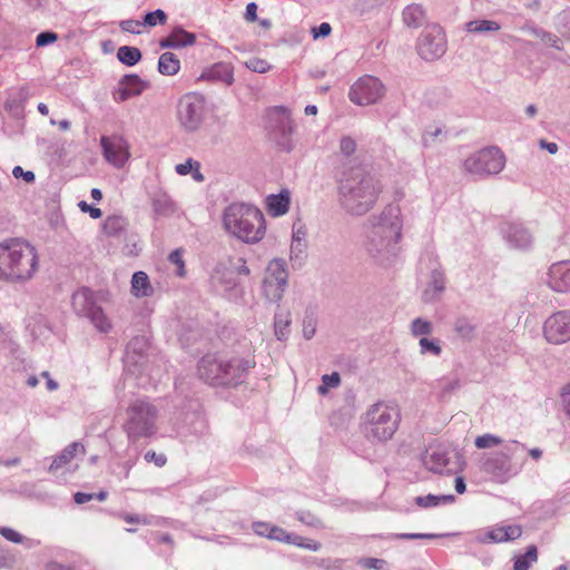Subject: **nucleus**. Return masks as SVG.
Masks as SVG:
<instances>
[{"label": "nucleus", "instance_id": "obj_22", "mask_svg": "<svg viewBox=\"0 0 570 570\" xmlns=\"http://www.w3.org/2000/svg\"><path fill=\"white\" fill-rule=\"evenodd\" d=\"M206 77L229 86L234 81V69L230 63L218 62L206 72Z\"/></svg>", "mask_w": 570, "mask_h": 570}, {"label": "nucleus", "instance_id": "obj_17", "mask_svg": "<svg viewBox=\"0 0 570 570\" xmlns=\"http://www.w3.org/2000/svg\"><path fill=\"white\" fill-rule=\"evenodd\" d=\"M549 285L557 292L570 291V263L560 262L549 269Z\"/></svg>", "mask_w": 570, "mask_h": 570}, {"label": "nucleus", "instance_id": "obj_51", "mask_svg": "<svg viewBox=\"0 0 570 570\" xmlns=\"http://www.w3.org/2000/svg\"><path fill=\"white\" fill-rule=\"evenodd\" d=\"M420 345L423 351H429V352L433 353L434 355H439L441 353V347L433 341H430L425 337L420 340Z\"/></svg>", "mask_w": 570, "mask_h": 570}, {"label": "nucleus", "instance_id": "obj_31", "mask_svg": "<svg viewBox=\"0 0 570 570\" xmlns=\"http://www.w3.org/2000/svg\"><path fill=\"white\" fill-rule=\"evenodd\" d=\"M500 28V24L493 20H474L465 24L466 31L471 33L499 31Z\"/></svg>", "mask_w": 570, "mask_h": 570}, {"label": "nucleus", "instance_id": "obj_32", "mask_svg": "<svg viewBox=\"0 0 570 570\" xmlns=\"http://www.w3.org/2000/svg\"><path fill=\"white\" fill-rule=\"evenodd\" d=\"M454 501L453 495H433L428 494L424 497H417L415 498V502L421 508H430L439 505L440 503H451Z\"/></svg>", "mask_w": 570, "mask_h": 570}, {"label": "nucleus", "instance_id": "obj_16", "mask_svg": "<svg viewBox=\"0 0 570 570\" xmlns=\"http://www.w3.org/2000/svg\"><path fill=\"white\" fill-rule=\"evenodd\" d=\"M269 539L293 544L311 551H318L321 549L320 542L301 535L291 534L283 528L276 525H272Z\"/></svg>", "mask_w": 570, "mask_h": 570}, {"label": "nucleus", "instance_id": "obj_1", "mask_svg": "<svg viewBox=\"0 0 570 570\" xmlns=\"http://www.w3.org/2000/svg\"><path fill=\"white\" fill-rule=\"evenodd\" d=\"M338 191L344 207L353 214L361 215L374 205L381 187L372 176L357 166L342 173Z\"/></svg>", "mask_w": 570, "mask_h": 570}, {"label": "nucleus", "instance_id": "obj_40", "mask_svg": "<svg viewBox=\"0 0 570 570\" xmlns=\"http://www.w3.org/2000/svg\"><path fill=\"white\" fill-rule=\"evenodd\" d=\"M120 29L126 32L139 35L142 32V28L145 27L144 21L128 19L120 22Z\"/></svg>", "mask_w": 570, "mask_h": 570}, {"label": "nucleus", "instance_id": "obj_23", "mask_svg": "<svg viewBox=\"0 0 570 570\" xmlns=\"http://www.w3.org/2000/svg\"><path fill=\"white\" fill-rule=\"evenodd\" d=\"M131 293L135 297H146L153 294V286L145 272H136L132 275Z\"/></svg>", "mask_w": 570, "mask_h": 570}, {"label": "nucleus", "instance_id": "obj_53", "mask_svg": "<svg viewBox=\"0 0 570 570\" xmlns=\"http://www.w3.org/2000/svg\"><path fill=\"white\" fill-rule=\"evenodd\" d=\"M253 527H254L255 533H257L261 537H266L269 539L272 524L266 523V522H256V523H254Z\"/></svg>", "mask_w": 570, "mask_h": 570}, {"label": "nucleus", "instance_id": "obj_13", "mask_svg": "<svg viewBox=\"0 0 570 570\" xmlns=\"http://www.w3.org/2000/svg\"><path fill=\"white\" fill-rule=\"evenodd\" d=\"M543 333L548 342L562 344L570 340V313L558 312L544 323Z\"/></svg>", "mask_w": 570, "mask_h": 570}, {"label": "nucleus", "instance_id": "obj_43", "mask_svg": "<svg viewBox=\"0 0 570 570\" xmlns=\"http://www.w3.org/2000/svg\"><path fill=\"white\" fill-rule=\"evenodd\" d=\"M122 228V219L119 217H108L104 223V229L107 234H116Z\"/></svg>", "mask_w": 570, "mask_h": 570}, {"label": "nucleus", "instance_id": "obj_5", "mask_svg": "<svg viewBox=\"0 0 570 570\" xmlns=\"http://www.w3.org/2000/svg\"><path fill=\"white\" fill-rule=\"evenodd\" d=\"M254 366V362L238 358L225 360L215 355L204 356L198 364L200 379L213 385H226L234 383Z\"/></svg>", "mask_w": 570, "mask_h": 570}, {"label": "nucleus", "instance_id": "obj_42", "mask_svg": "<svg viewBox=\"0 0 570 570\" xmlns=\"http://www.w3.org/2000/svg\"><path fill=\"white\" fill-rule=\"evenodd\" d=\"M356 150V142L351 137H343L340 142V153L345 156L350 157L353 155Z\"/></svg>", "mask_w": 570, "mask_h": 570}, {"label": "nucleus", "instance_id": "obj_15", "mask_svg": "<svg viewBox=\"0 0 570 570\" xmlns=\"http://www.w3.org/2000/svg\"><path fill=\"white\" fill-rule=\"evenodd\" d=\"M147 88V82L137 75H127L114 92V99L118 102L128 100L131 97L140 95Z\"/></svg>", "mask_w": 570, "mask_h": 570}, {"label": "nucleus", "instance_id": "obj_18", "mask_svg": "<svg viewBox=\"0 0 570 570\" xmlns=\"http://www.w3.org/2000/svg\"><path fill=\"white\" fill-rule=\"evenodd\" d=\"M291 195L288 190H282L277 195H268L265 199L266 210L272 217L285 215L289 209Z\"/></svg>", "mask_w": 570, "mask_h": 570}, {"label": "nucleus", "instance_id": "obj_30", "mask_svg": "<svg viewBox=\"0 0 570 570\" xmlns=\"http://www.w3.org/2000/svg\"><path fill=\"white\" fill-rule=\"evenodd\" d=\"M118 59L127 66H134L141 59V52L136 47L122 46L117 52Z\"/></svg>", "mask_w": 570, "mask_h": 570}, {"label": "nucleus", "instance_id": "obj_12", "mask_svg": "<svg viewBox=\"0 0 570 570\" xmlns=\"http://www.w3.org/2000/svg\"><path fill=\"white\" fill-rule=\"evenodd\" d=\"M100 145L105 159L115 167H124L130 158L129 145L121 136H101Z\"/></svg>", "mask_w": 570, "mask_h": 570}, {"label": "nucleus", "instance_id": "obj_62", "mask_svg": "<svg viewBox=\"0 0 570 570\" xmlns=\"http://www.w3.org/2000/svg\"><path fill=\"white\" fill-rule=\"evenodd\" d=\"M315 333V327L314 326H309V325H305L304 326V335L306 338H311Z\"/></svg>", "mask_w": 570, "mask_h": 570}, {"label": "nucleus", "instance_id": "obj_36", "mask_svg": "<svg viewBox=\"0 0 570 570\" xmlns=\"http://www.w3.org/2000/svg\"><path fill=\"white\" fill-rule=\"evenodd\" d=\"M245 66L249 70H252L254 72H258V73H265V72L269 71L271 68H272V65L266 59H263V58H259V57H252V58H249L245 62Z\"/></svg>", "mask_w": 570, "mask_h": 570}, {"label": "nucleus", "instance_id": "obj_64", "mask_svg": "<svg viewBox=\"0 0 570 570\" xmlns=\"http://www.w3.org/2000/svg\"><path fill=\"white\" fill-rule=\"evenodd\" d=\"M38 111H39L41 115L47 116V115L49 114V108H48V106H47L46 104L40 102V104L38 105Z\"/></svg>", "mask_w": 570, "mask_h": 570}, {"label": "nucleus", "instance_id": "obj_8", "mask_svg": "<svg viewBox=\"0 0 570 570\" xmlns=\"http://www.w3.org/2000/svg\"><path fill=\"white\" fill-rule=\"evenodd\" d=\"M419 55L425 60H435L446 50V37L439 24L425 27L416 46Z\"/></svg>", "mask_w": 570, "mask_h": 570}, {"label": "nucleus", "instance_id": "obj_56", "mask_svg": "<svg viewBox=\"0 0 570 570\" xmlns=\"http://www.w3.org/2000/svg\"><path fill=\"white\" fill-rule=\"evenodd\" d=\"M92 498H94L92 494H88V493H83V492H77L75 494V501L78 504L86 503V502L90 501Z\"/></svg>", "mask_w": 570, "mask_h": 570}, {"label": "nucleus", "instance_id": "obj_35", "mask_svg": "<svg viewBox=\"0 0 570 570\" xmlns=\"http://www.w3.org/2000/svg\"><path fill=\"white\" fill-rule=\"evenodd\" d=\"M454 328L455 332L464 340H471L474 337L475 327L468 320H458Z\"/></svg>", "mask_w": 570, "mask_h": 570}, {"label": "nucleus", "instance_id": "obj_9", "mask_svg": "<svg viewBox=\"0 0 570 570\" xmlns=\"http://www.w3.org/2000/svg\"><path fill=\"white\" fill-rule=\"evenodd\" d=\"M204 100L195 94L180 98L177 107V118L186 130H196L204 119Z\"/></svg>", "mask_w": 570, "mask_h": 570}, {"label": "nucleus", "instance_id": "obj_41", "mask_svg": "<svg viewBox=\"0 0 570 570\" xmlns=\"http://www.w3.org/2000/svg\"><path fill=\"white\" fill-rule=\"evenodd\" d=\"M169 262L177 266V275L184 277L186 275L185 262L180 249H175L169 254Z\"/></svg>", "mask_w": 570, "mask_h": 570}, {"label": "nucleus", "instance_id": "obj_52", "mask_svg": "<svg viewBox=\"0 0 570 570\" xmlns=\"http://www.w3.org/2000/svg\"><path fill=\"white\" fill-rule=\"evenodd\" d=\"M331 31L332 27L327 22H322L317 28L312 29L314 39H317L320 37H327L330 36Z\"/></svg>", "mask_w": 570, "mask_h": 570}, {"label": "nucleus", "instance_id": "obj_57", "mask_svg": "<svg viewBox=\"0 0 570 570\" xmlns=\"http://www.w3.org/2000/svg\"><path fill=\"white\" fill-rule=\"evenodd\" d=\"M433 534H422V533H402L399 534V538L401 539H422V538H434Z\"/></svg>", "mask_w": 570, "mask_h": 570}, {"label": "nucleus", "instance_id": "obj_11", "mask_svg": "<svg viewBox=\"0 0 570 570\" xmlns=\"http://www.w3.org/2000/svg\"><path fill=\"white\" fill-rule=\"evenodd\" d=\"M512 452L510 448H505V451L490 454L483 462L484 472L490 474L497 482H507L513 471Z\"/></svg>", "mask_w": 570, "mask_h": 570}, {"label": "nucleus", "instance_id": "obj_21", "mask_svg": "<svg viewBox=\"0 0 570 570\" xmlns=\"http://www.w3.org/2000/svg\"><path fill=\"white\" fill-rule=\"evenodd\" d=\"M195 40L196 38L193 33L184 29H175L168 37L160 40L159 46L161 48H180L191 46Z\"/></svg>", "mask_w": 570, "mask_h": 570}, {"label": "nucleus", "instance_id": "obj_45", "mask_svg": "<svg viewBox=\"0 0 570 570\" xmlns=\"http://www.w3.org/2000/svg\"><path fill=\"white\" fill-rule=\"evenodd\" d=\"M145 460L147 462H153L155 465L161 468L166 464L167 458L163 453H156L155 451L150 450L145 453Z\"/></svg>", "mask_w": 570, "mask_h": 570}, {"label": "nucleus", "instance_id": "obj_55", "mask_svg": "<svg viewBox=\"0 0 570 570\" xmlns=\"http://www.w3.org/2000/svg\"><path fill=\"white\" fill-rule=\"evenodd\" d=\"M256 12H257V4L255 2H250L246 6V13L245 18L248 21H255L256 20Z\"/></svg>", "mask_w": 570, "mask_h": 570}, {"label": "nucleus", "instance_id": "obj_10", "mask_svg": "<svg viewBox=\"0 0 570 570\" xmlns=\"http://www.w3.org/2000/svg\"><path fill=\"white\" fill-rule=\"evenodd\" d=\"M384 87L382 82L372 76L360 78L350 89V99L361 106L375 104L382 98Z\"/></svg>", "mask_w": 570, "mask_h": 570}, {"label": "nucleus", "instance_id": "obj_48", "mask_svg": "<svg viewBox=\"0 0 570 570\" xmlns=\"http://www.w3.org/2000/svg\"><path fill=\"white\" fill-rule=\"evenodd\" d=\"M541 40L552 48H556L558 50L562 49V43H561L560 38L553 33L542 32Z\"/></svg>", "mask_w": 570, "mask_h": 570}, {"label": "nucleus", "instance_id": "obj_50", "mask_svg": "<svg viewBox=\"0 0 570 570\" xmlns=\"http://www.w3.org/2000/svg\"><path fill=\"white\" fill-rule=\"evenodd\" d=\"M79 208L81 212L83 213H88L90 215L91 218L94 219H98L102 216V212L100 208H97V207H92L90 205H88L86 202H80L78 204Z\"/></svg>", "mask_w": 570, "mask_h": 570}, {"label": "nucleus", "instance_id": "obj_46", "mask_svg": "<svg viewBox=\"0 0 570 570\" xmlns=\"http://www.w3.org/2000/svg\"><path fill=\"white\" fill-rule=\"evenodd\" d=\"M12 175L17 179L22 178L28 184L33 183L35 179H36V176H35L33 171H31V170H23V168L21 166H16L12 169Z\"/></svg>", "mask_w": 570, "mask_h": 570}, {"label": "nucleus", "instance_id": "obj_38", "mask_svg": "<svg viewBox=\"0 0 570 570\" xmlns=\"http://www.w3.org/2000/svg\"><path fill=\"white\" fill-rule=\"evenodd\" d=\"M358 564L367 570H385L387 567L386 561L379 558H362Z\"/></svg>", "mask_w": 570, "mask_h": 570}, {"label": "nucleus", "instance_id": "obj_25", "mask_svg": "<svg viewBox=\"0 0 570 570\" xmlns=\"http://www.w3.org/2000/svg\"><path fill=\"white\" fill-rule=\"evenodd\" d=\"M424 10L419 4H410L403 10V21L407 27L417 28L424 21Z\"/></svg>", "mask_w": 570, "mask_h": 570}, {"label": "nucleus", "instance_id": "obj_58", "mask_svg": "<svg viewBox=\"0 0 570 570\" xmlns=\"http://www.w3.org/2000/svg\"><path fill=\"white\" fill-rule=\"evenodd\" d=\"M540 146L541 148H546L550 154H556L558 151V145L556 142H547L541 140Z\"/></svg>", "mask_w": 570, "mask_h": 570}, {"label": "nucleus", "instance_id": "obj_19", "mask_svg": "<svg viewBox=\"0 0 570 570\" xmlns=\"http://www.w3.org/2000/svg\"><path fill=\"white\" fill-rule=\"evenodd\" d=\"M522 528L518 524H503L492 528L487 533V539L491 542H505L520 538Z\"/></svg>", "mask_w": 570, "mask_h": 570}, {"label": "nucleus", "instance_id": "obj_24", "mask_svg": "<svg viewBox=\"0 0 570 570\" xmlns=\"http://www.w3.org/2000/svg\"><path fill=\"white\" fill-rule=\"evenodd\" d=\"M180 69V61L173 52H165L159 57L158 71L165 76H174Z\"/></svg>", "mask_w": 570, "mask_h": 570}, {"label": "nucleus", "instance_id": "obj_6", "mask_svg": "<svg viewBox=\"0 0 570 570\" xmlns=\"http://www.w3.org/2000/svg\"><path fill=\"white\" fill-rule=\"evenodd\" d=\"M366 420L371 435L379 441H386L397 430L400 411L395 405L380 402L367 411Z\"/></svg>", "mask_w": 570, "mask_h": 570}, {"label": "nucleus", "instance_id": "obj_61", "mask_svg": "<svg viewBox=\"0 0 570 570\" xmlns=\"http://www.w3.org/2000/svg\"><path fill=\"white\" fill-rule=\"evenodd\" d=\"M529 454L532 459L539 460L542 455V451L538 448H533L529 451Z\"/></svg>", "mask_w": 570, "mask_h": 570}, {"label": "nucleus", "instance_id": "obj_2", "mask_svg": "<svg viewBox=\"0 0 570 570\" xmlns=\"http://www.w3.org/2000/svg\"><path fill=\"white\" fill-rule=\"evenodd\" d=\"M37 250L27 242L11 240L0 245V278L6 281L30 279L38 269Z\"/></svg>", "mask_w": 570, "mask_h": 570}, {"label": "nucleus", "instance_id": "obj_3", "mask_svg": "<svg viewBox=\"0 0 570 570\" xmlns=\"http://www.w3.org/2000/svg\"><path fill=\"white\" fill-rule=\"evenodd\" d=\"M224 226L235 237L256 243L264 237L265 219L263 213L253 206L233 204L224 213Z\"/></svg>", "mask_w": 570, "mask_h": 570}, {"label": "nucleus", "instance_id": "obj_39", "mask_svg": "<svg viewBox=\"0 0 570 570\" xmlns=\"http://www.w3.org/2000/svg\"><path fill=\"white\" fill-rule=\"evenodd\" d=\"M297 519L302 523L312 527V528H323L324 524L320 518L313 514L309 511H301L297 513Z\"/></svg>", "mask_w": 570, "mask_h": 570}, {"label": "nucleus", "instance_id": "obj_33", "mask_svg": "<svg viewBox=\"0 0 570 570\" xmlns=\"http://www.w3.org/2000/svg\"><path fill=\"white\" fill-rule=\"evenodd\" d=\"M502 442L503 440L500 436L491 433H485L475 438L474 445L476 449L482 450L498 446L502 444Z\"/></svg>", "mask_w": 570, "mask_h": 570}, {"label": "nucleus", "instance_id": "obj_28", "mask_svg": "<svg viewBox=\"0 0 570 570\" xmlns=\"http://www.w3.org/2000/svg\"><path fill=\"white\" fill-rule=\"evenodd\" d=\"M538 561V550L535 546L528 547L524 554L515 558L514 570H529V568Z\"/></svg>", "mask_w": 570, "mask_h": 570}, {"label": "nucleus", "instance_id": "obj_29", "mask_svg": "<svg viewBox=\"0 0 570 570\" xmlns=\"http://www.w3.org/2000/svg\"><path fill=\"white\" fill-rule=\"evenodd\" d=\"M272 277L276 282L287 283V272L283 261L274 259L268 264L265 278Z\"/></svg>", "mask_w": 570, "mask_h": 570}, {"label": "nucleus", "instance_id": "obj_54", "mask_svg": "<svg viewBox=\"0 0 570 570\" xmlns=\"http://www.w3.org/2000/svg\"><path fill=\"white\" fill-rule=\"evenodd\" d=\"M561 396L564 411L570 416V383L563 389Z\"/></svg>", "mask_w": 570, "mask_h": 570}, {"label": "nucleus", "instance_id": "obj_63", "mask_svg": "<svg viewBox=\"0 0 570 570\" xmlns=\"http://www.w3.org/2000/svg\"><path fill=\"white\" fill-rule=\"evenodd\" d=\"M91 197L96 200V202H99L101 200L102 198V193L100 189L98 188H92L91 189Z\"/></svg>", "mask_w": 570, "mask_h": 570}, {"label": "nucleus", "instance_id": "obj_44", "mask_svg": "<svg viewBox=\"0 0 570 570\" xmlns=\"http://www.w3.org/2000/svg\"><path fill=\"white\" fill-rule=\"evenodd\" d=\"M412 332L414 335H425L431 332V324L421 318H416L412 323Z\"/></svg>", "mask_w": 570, "mask_h": 570}, {"label": "nucleus", "instance_id": "obj_27", "mask_svg": "<svg viewBox=\"0 0 570 570\" xmlns=\"http://www.w3.org/2000/svg\"><path fill=\"white\" fill-rule=\"evenodd\" d=\"M175 170L180 176L191 174L196 181L200 183L204 180V176L200 173V164L193 158H188L185 163L176 165Z\"/></svg>", "mask_w": 570, "mask_h": 570}, {"label": "nucleus", "instance_id": "obj_14", "mask_svg": "<svg viewBox=\"0 0 570 570\" xmlns=\"http://www.w3.org/2000/svg\"><path fill=\"white\" fill-rule=\"evenodd\" d=\"M91 301V292L87 288H82L75 293L72 297V303L75 308L79 309L80 312L89 314V317L91 322L95 324V326L101 331L107 332L111 327L108 318L101 311V308L92 307L90 304Z\"/></svg>", "mask_w": 570, "mask_h": 570}, {"label": "nucleus", "instance_id": "obj_4", "mask_svg": "<svg viewBox=\"0 0 570 570\" xmlns=\"http://www.w3.org/2000/svg\"><path fill=\"white\" fill-rule=\"evenodd\" d=\"M125 414L122 430L129 441L137 442L155 435L158 411L154 404L142 399L135 400L127 406Z\"/></svg>", "mask_w": 570, "mask_h": 570}, {"label": "nucleus", "instance_id": "obj_20", "mask_svg": "<svg viewBox=\"0 0 570 570\" xmlns=\"http://www.w3.org/2000/svg\"><path fill=\"white\" fill-rule=\"evenodd\" d=\"M78 453H85V446L80 442H72L69 445H67L62 452L57 455L52 463L50 464L49 471L53 472L57 471L66 465H68Z\"/></svg>", "mask_w": 570, "mask_h": 570}, {"label": "nucleus", "instance_id": "obj_60", "mask_svg": "<svg viewBox=\"0 0 570 570\" xmlns=\"http://www.w3.org/2000/svg\"><path fill=\"white\" fill-rule=\"evenodd\" d=\"M124 520L127 522V523H147L146 520H141L139 517L137 515H130V514H126L124 517Z\"/></svg>", "mask_w": 570, "mask_h": 570}, {"label": "nucleus", "instance_id": "obj_59", "mask_svg": "<svg viewBox=\"0 0 570 570\" xmlns=\"http://www.w3.org/2000/svg\"><path fill=\"white\" fill-rule=\"evenodd\" d=\"M455 490L458 493H463L465 491V482L463 478L458 476L455 478Z\"/></svg>", "mask_w": 570, "mask_h": 570}, {"label": "nucleus", "instance_id": "obj_47", "mask_svg": "<svg viewBox=\"0 0 570 570\" xmlns=\"http://www.w3.org/2000/svg\"><path fill=\"white\" fill-rule=\"evenodd\" d=\"M0 534L13 543H21L23 540V537L19 532L7 527L0 528Z\"/></svg>", "mask_w": 570, "mask_h": 570}, {"label": "nucleus", "instance_id": "obj_37", "mask_svg": "<svg viewBox=\"0 0 570 570\" xmlns=\"http://www.w3.org/2000/svg\"><path fill=\"white\" fill-rule=\"evenodd\" d=\"M167 21V14L161 9H157L153 12H148L144 18V24L148 27H155L157 24H165Z\"/></svg>", "mask_w": 570, "mask_h": 570}, {"label": "nucleus", "instance_id": "obj_26", "mask_svg": "<svg viewBox=\"0 0 570 570\" xmlns=\"http://www.w3.org/2000/svg\"><path fill=\"white\" fill-rule=\"evenodd\" d=\"M286 283L276 282L272 278H264L263 291L264 295L269 301H279L283 296Z\"/></svg>", "mask_w": 570, "mask_h": 570}, {"label": "nucleus", "instance_id": "obj_34", "mask_svg": "<svg viewBox=\"0 0 570 570\" xmlns=\"http://www.w3.org/2000/svg\"><path fill=\"white\" fill-rule=\"evenodd\" d=\"M341 383V376L337 372H333L332 374H325L322 376V384L317 387V392L321 395L327 394L330 389H335Z\"/></svg>", "mask_w": 570, "mask_h": 570}, {"label": "nucleus", "instance_id": "obj_7", "mask_svg": "<svg viewBox=\"0 0 570 570\" xmlns=\"http://www.w3.org/2000/svg\"><path fill=\"white\" fill-rule=\"evenodd\" d=\"M504 167V156L498 148H485L470 156L464 161V168L476 175H493Z\"/></svg>", "mask_w": 570, "mask_h": 570}, {"label": "nucleus", "instance_id": "obj_49", "mask_svg": "<svg viewBox=\"0 0 570 570\" xmlns=\"http://www.w3.org/2000/svg\"><path fill=\"white\" fill-rule=\"evenodd\" d=\"M57 39H58V36L53 32H41L36 38V45L38 47H43V46L55 42Z\"/></svg>", "mask_w": 570, "mask_h": 570}]
</instances>
